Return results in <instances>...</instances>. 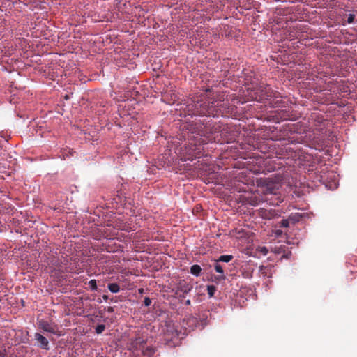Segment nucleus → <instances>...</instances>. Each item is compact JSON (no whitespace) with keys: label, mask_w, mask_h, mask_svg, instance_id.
<instances>
[{"label":"nucleus","mask_w":357,"mask_h":357,"mask_svg":"<svg viewBox=\"0 0 357 357\" xmlns=\"http://www.w3.org/2000/svg\"><path fill=\"white\" fill-rule=\"evenodd\" d=\"M210 89L206 90V93L199 96H194L191 98L185 109V113L190 116H218L224 115L222 111V104L225 99V95L223 92L213 93L211 96H208L207 93Z\"/></svg>","instance_id":"obj_1"},{"label":"nucleus","mask_w":357,"mask_h":357,"mask_svg":"<svg viewBox=\"0 0 357 357\" xmlns=\"http://www.w3.org/2000/svg\"><path fill=\"white\" fill-rule=\"evenodd\" d=\"M163 340L169 347H175L181 344V340L187 335V328L183 331L178 326H176L172 321H165L162 326Z\"/></svg>","instance_id":"obj_2"},{"label":"nucleus","mask_w":357,"mask_h":357,"mask_svg":"<svg viewBox=\"0 0 357 357\" xmlns=\"http://www.w3.org/2000/svg\"><path fill=\"white\" fill-rule=\"evenodd\" d=\"M145 345L146 340L142 337H137L130 340L128 344V349L139 355Z\"/></svg>","instance_id":"obj_3"},{"label":"nucleus","mask_w":357,"mask_h":357,"mask_svg":"<svg viewBox=\"0 0 357 357\" xmlns=\"http://www.w3.org/2000/svg\"><path fill=\"white\" fill-rule=\"evenodd\" d=\"M204 320L201 321H199L198 318L195 316H190L185 320V324L188 327V330L187 331L190 332V331L194 330L195 328L198 327L200 324H202V327L206 324Z\"/></svg>","instance_id":"obj_4"},{"label":"nucleus","mask_w":357,"mask_h":357,"mask_svg":"<svg viewBox=\"0 0 357 357\" xmlns=\"http://www.w3.org/2000/svg\"><path fill=\"white\" fill-rule=\"evenodd\" d=\"M280 185L273 181H267L264 186V192L266 195H276L278 192Z\"/></svg>","instance_id":"obj_5"},{"label":"nucleus","mask_w":357,"mask_h":357,"mask_svg":"<svg viewBox=\"0 0 357 357\" xmlns=\"http://www.w3.org/2000/svg\"><path fill=\"white\" fill-rule=\"evenodd\" d=\"M35 340L38 342L39 346L43 349H49V342L46 337L41 334L36 333H35Z\"/></svg>","instance_id":"obj_6"},{"label":"nucleus","mask_w":357,"mask_h":357,"mask_svg":"<svg viewBox=\"0 0 357 357\" xmlns=\"http://www.w3.org/2000/svg\"><path fill=\"white\" fill-rule=\"evenodd\" d=\"M259 273L263 277L271 278L273 275V266L261 265L259 266Z\"/></svg>","instance_id":"obj_7"},{"label":"nucleus","mask_w":357,"mask_h":357,"mask_svg":"<svg viewBox=\"0 0 357 357\" xmlns=\"http://www.w3.org/2000/svg\"><path fill=\"white\" fill-rule=\"evenodd\" d=\"M39 327L44 331L54 333L56 332L55 327L47 321L41 320L38 324Z\"/></svg>","instance_id":"obj_8"},{"label":"nucleus","mask_w":357,"mask_h":357,"mask_svg":"<svg viewBox=\"0 0 357 357\" xmlns=\"http://www.w3.org/2000/svg\"><path fill=\"white\" fill-rule=\"evenodd\" d=\"M192 289V285L185 280H181L178 282V290L183 294L189 293Z\"/></svg>","instance_id":"obj_9"},{"label":"nucleus","mask_w":357,"mask_h":357,"mask_svg":"<svg viewBox=\"0 0 357 357\" xmlns=\"http://www.w3.org/2000/svg\"><path fill=\"white\" fill-rule=\"evenodd\" d=\"M155 348L151 345H147L146 343V345L143 347V349L140 354H142L144 356L151 357L153 356V354L155 353Z\"/></svg>","instance_id":"obj_10"},{"label":"nucleus","mask_w":357,"mask_h":357,"mask_svg":"<svg viewBox=\"0 0 357 357\" xmlns=\"http://www.w3.org/2000/svg\"><path fill=\"white\" fill-rule=\"evenodd\" d=\"M214 268L217 273H219L220 274V275H218L217 277V279L220 280H224L225 279V276L224 275L223 267L220 264H219L218 262L216 261V263L214 265Z\"/></svg>","instance_id":"obj_11"},{"label":"nucleus","mask_w":357,"mask_h":357,"mask_svg":"<svg viewBox=\"0 0 357 357\" xmlns=\"http://www.w3.org/2000/svg\"><path fill=\"white\" fill-rule=\"evenodd\" d=\"M202 268L199 265L194 264L190 268V273L195 275L199 276L201 273Z\"/></svg>","instance_id":"obj_12"},{"label":"nucleus","mask_w":357,"mask_h":357,"mask_svg":"<svg viewBox=\"0 0 357 357\" xmlns=\"http://www.w3.org/2000/svg\"><path fill=\"white\" fill-rule=\"evenodd\" d=\"M107 288L112 293H118L120 291V287L116 283H109Z\"/></svg>","instance_id":"obj_13"},{"label":"nucleus","mask_w":357,"mask_h":357,"mask_svg":"<svg viewBox=\"0 0 357 357\" xmlns=\"http://www.w3.org/2000/svg\"><path fill=\"white\" fill-rule=\"evenodd\" d=\"M234 258L233 255H221L217 259V262L222 261V262H229Z\"/></svg>","instance_id":"obj_14"},{"label":"nucleus","mask_w":357,"mask_h":357,"mask_svg":"<svg viewBox=\"0 0 357 357\" xmlns=\"http://www.w3.org/2000/svg\"><path fill=\"white\" fill-rule=\"evenodd\" d=\"M216 291V287L214 285L207 286V293L209 297H213Z\"/></svg>","instance_id":"obj_15"},{"label":"nucleus","mask_w":357,"mask_h":357,"mask_svg":"<svg viewBox=\"0 0 357 357\" xmlns=\"http://www.w3.org/2000/svg\"><path fill=\"white\" fill-rule=\"evenodd\" d=\"M300 218H301V215L298 213L291 214V215L289 216V219L293 222H298L300 220Z\"/></svg>","instance_id":"obj_16"},{"label":"nucleus","mask_w":357,"mask_h":357,"mask_svg":"<svg viewBox=\"0 0 357 357\" xmlns=\"http://www.w3.org/2000/svg\"><path fill=\"white\" fill-rule=\"evenodd\" d=\"M89 285L92 291H97L98 287L96 280H91L89 282Z\"/></svg>","instance_id":"obj_17"},{"label":"nucleus","mask_w":357,"mask_h":357,"mask_svg":"<svg viewBox=\"0 0 357 357\" xmlns=\"http://www.w3.org/2000/svg\"><path fill=\"white\" fill-rule=\"evenodd\" d=\"M345 17H347V23L351 24L354 22L355 20V15L350 13L349 15H345Z\"/></svg>","instance_id":"obj_18"},{"label":"nucleus","mask_w":357,"mask_h":357,"mask_svg":"<svg viewBox=\"0 0 357 357\" xmlns=\"http://www.w3.org/2000/svg\"><path fill=\"white\" fill-rule=\"evenodd\" d=\"M284 248H285L284 245H281L280 247H275L273 248V251L275 254H280L284 251Z\"/></svg>","instance_id":"obj_19"},{"label":"nucleus","mask_w":357,"mask_h":357,"mask_svg":"<svg viewBox=\"0 0 357 357\" xmlns=\"http://www.w3.org/2000/svg\"><path fill=\"white\" fill-rule=\"evenodd\" d=\"M105 326L104 324H100L96 327V332L98 334H100L105 331Z\"/></svg>","instance_id":"obj_20"},{"label":"nucleus","mask_w":357,"mask_h":357,"mask_svg":"<svg viewBox=\"0 0 357 357\" xmlns=\"http://www.w3.org/2000/svg\"><path fill=\"white\" fill-rule=\"evenodd\" d=\"M289 219H282L280 222V226L282 227H288L289 225Z\"/></svg>","instance_id":"obj_21"},{"label":"nucleus","mask_w":357,"mask_h":357,"mask_svg":"<svg viewBox=\"0 0 357 357\" xmlns=\"http://www.w3.org/2000/svg\"><path fill=\"white\" fill-rule=\"evenodd\" d=\"M258 250L261 254H262L264 256L266 255L268 252V250L265 246L259 247Z\"/></svg>","instance_id":"obj_22"},{"label":"nucleus","mask_w":357,"mask_h":357,"mask_svg":"<svg viewBox=\"0 0 357 357\" xmlns=\"http://www.w3.org/2000/svg\"><path fill=\"white\" fill-rule=\"evenodd\" d=\"M144 304L145 306H149L151 304V300L149 297H145Z\"/></svg>","instance_id":"obj_23"},{"label":"nucleus","mask_w":357,"mask_h":357,"mask_svg":"<svg viewBox=\"0 0 357 357\" xmlns=\"http://www.w3.org/2000/svg\"><path fill=\"white\" fill-rule=\"evenodd\" d=\"M243 277L246 278H250L252 277V274L249 272H245L243 273Z\"/></svg>","instance_id":"obj_24"},{"label":"nucleus","mask_w":357,"mask_h":357,"mask_svg":"<svg viewBox=\"0 0 357 357\" xmlns=\"http://www.w3.org/2000/svg\"><path fill=\"white\" fill-rule=\"evenodd\" d=\"M114 227H116V229H121V230H123L125 229V227L121 225H115Z\"/></svg>","instance_id":"obj_25"},{"label":"nucleus","mask_w":357,"mask_h":357,"mask_svg":"<svg viewBox=\"0 0 357 357\" xmlns=\"http://www.w3.org/2000/svg\"><path fill=\"white\" fill-rule=\"evenodd\" d=\"M266 95L267 97L271 96V92L269 89H266Z\"/></svg>","instance_id":"obj_26"},{"label":"nucleus","mask_w":357,"mask_h":357,"mask_svg":"<svg viewBox=\"0 0 357 357\" xmlns=\"http://www.w3.org/2000/svg\"><path fill=\"white\" fill-rule=\"evenodd\" d=\"M190 303H191L190 300H189V299H188V300H186V301H185V305H190Z\"/></svg>","instance_id":"obj_27"},{"label":"nucleus","mask_w":357,"mask_h":357,"mask_svg":"<svg viewBox=\"0 0 357 357\" xmlns=\"http://www.w3.org/2000/svg\"><path fill=\"white\" fill-rule=\"evenodd\" d=\"M139 293L143 294L144 293V289L141 288L139 289Z\"/></svg>","instance_id":"obj_28"},{"label":"nucleus","mask_w":357,"mask_h":357,"mask_svg":"<svg viewBox=\"0 0 357 357\" xmlns=\"http://www.w3.org/2000/svg\"><path fill=\"white\" fill-rule=\"evenodd\" d=\"M263 215L264 218H268V219H270V218H271L270 217L267 216L266 215Z\"/></svg>","instance_id":"obj_29"},{"label":"nucleus","mask_w":357,"mask_h":357,"mask_svg":"<svg viewBox=\"0 0 357 357\" xmlns=\"http://www.w3.org/2000/svg\"><path fill=\"white\" fill-rule=\"evenodd\" d=\"M103 298H104L105 300H107V299L108 298V297H107V296L104 295V296H103Z\"/></svg>","instance_id":"obj_30"},{"label":"nucleus","mask_w":357,"mask_h":357,"mask_svg":"<svg viewBox=\"0 0 357 357\" xmlns=\"http://www.w3.org/2000/svg\"><path fill=\"white\" fill-rule=\"evenodd\" d=\"M112 311H113L112 308V307H109L108 312H112Z\"/></svg>","instance_id":"obj_31"},{"label":"nucleus","mask_w":357,"mask_h":357,"mask_svg":"<svg viewBox=\"0 0 357 357\" xmlns=\"http://www.w3.org/2000/svg\"><path fill=\"white\" fill-rule=\"evenodd\" d=\"M202 132H203L202 131H199V132H198V134L202 135H203V133H202Z\"/></svg>","instance_id":"obj_32"}]
</instances>
